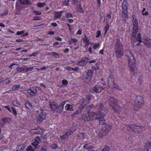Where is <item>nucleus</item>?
Masks as SVG:
<instances>
[{"label": "nucleus", "instance_id": "2eb2a0df", "mask_svg": "<svg viewBox=\"0 0 151 151\" xmlns=\"http://www.w3.org/2000/svg\"><path fill=\"white\" fill-rule=\"evenodd\" d=\"M93 74V71L92 70H88L87 72V74L86 76V80H88V81H90L92 77Z\"/></svg>", "mask_w": 151, "mask_h": 151}, {"label": "nucleus", "instance_id": "052dcab7", "mask_svg": "<svg viewBox=\"0 0 151 151\" xmlns=\"http://www.w3.org/2000/svg\"><path fill=\"white\" fill-rule=\"evenodd\" d=\"M51 25L54 27H56L57 26V24L55 23H53L51 24Z\"/></svg>", "mask_w": 151, "mask_h": 151}, {"label": "nucleus", "instance_id": "cd10ccee", "mask_svg": "<svg viewBox=\"0 0 151 151\" xmlns=\"http://www.w3.org/2000/svg\"><path fill=\"white\" fill-rule=\"evenodd\" d=\"M21 4H28L29 2L28 0H18Z\"/></svg>", "mask_w": 151, "mask_h": 151}, {"label": "nucleus", "instance_id": "ddd939ff", "mask_svg": "<svg viewBox=\"0 0 151 151\" xmlns=\"http://www.w3.org/2000/svg\"><path fill=\"white\" fill-rule=\"evenodd\" d=\"M32 142V145L35 148H37L39 144L41 142V140L39 137H37L36 139Z\"/></svg>", "mask_w": 151, "mask_h": 151}, {"label": "nucleus", "instance_id": "bf43d9fd", "mask_svg": "<svg viewBox=\"0 0 151 151\" xmlns=\"http://www.w3.org/2000/svg\"><path fill=\"white\" fill-rule=\"evenodd\" d=\"M34 12L36 15H40L41 14V13L35 11Z\"/></svg>", "mask_w": 151, "mask_h": 151}, {"label": "nucleus", "instance_id": "e2e57ef3", "mask_svg": "<svg viewBox=\"0 0 151 151\" xmlns=\"http://www.w3.org/2000/svg\"><path fill=\"white\" fill-rule=\"evenodd\" d=\"M34 133L36 134H40V132L38 130H36L34 131Z\"/></svg>", "mask_w": 151, "mask_h": 151}, {"label": "nucleus", "instance_id": "423d86ee", "mask_svg": "<svg viewBox=\"0 0 151 151\" xmlns=\"http://www.w3.org/2000/svg\"><path fill=\"white\" fill-rule=\"evenodd\" d=\"M135 103L134 106V109L135 110H139L144 104L143 98L140 96H137L135 100Z\"/></svg>", "mask_w": 151, "mask_h": 151}, {"label": "nucleus", "instance_id": "de8ad7c7", "mask_svg": "<svg viewBox=\"0 0 151 151\" xmlns=\"http://www.w3.org/2000/svg\"><path fill=\"white\" fill-rule=\"evenodd\" d=\"M96 37H98L100 36L101 35V32L100 31H98L96 33Z\"/></svg>", "mask_w": 151, "mask_h": 151}, {"label": "nucleus", "instance_id": "e433bc0d", "mask_svg": "<svg viewBox=\"0 0 151 151\" xmlns=\"http://www.w3.org/2000/svg\"><path fill=\"white\" fill-rule=\"evenodd\" d=\"M138 127V129H137V132L140 133L142 131V129L144 128L142 127L139 126Z\"/></svg>", "mask_w": 151, "mask_h": 151}, {"label": "nucleus", "instance_id": "0eeeda50", "mask_svg": "<svg viewBox=\"0 0 151 151\" xmlns=\"http://www.w3.org/2000/svg\"><path fill=\"white\" fill-rule=\"evenodd\" d=\"M122 17L123 20L126 21L128 19L127 9L128 3L127 1L124 0L122 5Z\"/></svg>", "mask_w": 151, "mask_h": 151}, {"label": "nucleus", "instance_id": "ea45409f", "mask_svg": "<svg viewBox=\"0 0 151 151\" xmlns=\"http://www.w3.org/2000/svg\"><path fill=\"white\" fill-rule=\"evenodd\" d=\"M11 109L13 114L14 115H16L17 114V113L15 109L14 108L12 107L11 108Z\"/></svg>", "mask_w": 151, "mask_h": 151}, {"label": "nucleus", "instance_id": "412c9836", "mask_svg": "<svg viewBox=\"0 0 151 151\" xmlns=\"http://www.w3.org/2000/svg\"><path fill=\"white\" fill-rule=\"evenodd\" d=\"M26 147V145L24 144L19 145L17 147L16 151H23Z\"/></svg>", "mask_w": 151, "mask_h": 151}, {"label": "nucleus", "instance_id": "09e8293b", "mask_svg": "<svg viewBox=\"0 0 151 151\" xmlns=\"http://www.w3.org/2000/svg\"><path fill=\"white\" fill-rule=\"evenodd\" d=\"M79 137H81V139L84 138V135L83 133H80L79 135Z\"/></svg>", "mask_w": 151, "mask_h": 151}, {"label": "nucleus", "instance_id": "680f3d73", "mask_svg": "<svg viewBox=\"0 0 151 151\" xmlns=\"http://www.w3.org/2000/svg\"><path fill=\"white\" fill-rule=\"evenodd\" d=\"M88 50H89V52H90V54H92V48L91 47H89L88 48Z\"/></svg>", "mask_w": 151, "mask_h": 151}, {"label": "nucleus", "instance_id": "2f4dec72", "mask_svg": "<svg viewBox=\"0 0 151 151\" xmlns=\"http://www.w3.org/2000/svg\"><path fill=\"white\" fill-rule=\"evenodd\" d=\"M26 69L25 68H18L17 70L18 71H19L20 72H26L25 71V70Z\"/></svg>", "mask_w": 151, "mask_h": 151}, {"label": "nucleus", "instance_id": "c85d7f7f", "mask_svg": "<svg viewBox=\"0 0 151 151\" xmlns=\"http://www.w3.org/2000/svg\"><path fill=\"white\" fill-rule=\"evenodd\" d=\"M2 121L4 123H9L11 121L10 118H6L2 119Z\"/></svg>", "mask_w": 151, "mask_h": 151}, {"label": "nucleus", "instance_id": "a878e982", "mask_svg": "<svg viewBox=\"0 0 151 151\" xmlns=\"http://www.w3.org/2000/svg\"><path fill=\"white\" fill-rule=\"evenodd\" d=\"M12 105L14 106H16L18 107H20V103L17 101L14 100L12 102Z\"/></svg>", "mask_w": 151, "mask_h": 151}, {"label": "nucleus", "instance_id": "58836bf2", "mask_svg": "<svg viewBox=\"0 0 151 151\" xmlns=\"http://www.w3.org/2000/svg\"><path fill=\"white\" fill-rule=\"evenodd\" d=\"M26 69L25 70V71L26 72H28V71H32L33 69V67H30L29 68H25Z\"/></svg>", "mask_w": 151, "mask_h": 151}, {"label": "nucleus", "instance_id": "4be33fe9", "mask_svg": "<svg viewBox=\"0 0 151 151\" xmlns=\"http://www.w3.org/2000/svg\"><path fill=\"white\" fill-rule=\"evenodd\" d=\"M95 108L98 110H101L104 107V105L100 102H99L95 104Z\"/></svg>", "mask_w": 151, "mask_h": 151}, {"label": "nucleus", "instance_id": "20e7f679", "mask_svg": "<svg viewBox=\"0 0 151 151\" xmlns=\"http://www.w3.org/2000/svg\"><path fill=\"white\" fill-rule=\"evenodd\" d=\"M65 104V103L63 102L61 103L60 105H59L56 103L50 102L49 106L52 111H55L58 113H60L63 109Z\"/></svg>", "mask_w": 151, "mask_h": 151}, {"label": "nucleus", "instance_id": "72a5a7b5", "mask_svg": "<svg viewBox=\"0 0 151 151\" xmlns=\"http://www.w3.org/2000/svg\"><path fill=\"white\" fill-rule=\"evenodd\" d=\"M25 105L26 107L28 109H29L32 107L31 105L29 102H27L25 103Z\"/></svg>", "mask_w": 151, "mask_h": 151}, {"label": "nucleus", "instance_id": "9d476101", "mask_svg": "<svg viewBox=\"0 0 151 151\" xmlns=\"http://www.w3.org/2000/svg\"><path fill=\"white\" fill-rule=\"evenodd\" d=\"M133 24L132 36H134L135 34L137 32L138 27L137 20L133 18L132 20Z\"/></svg>", "mask_w": 151, "mask_h": 151}, {"label": "nucleus", "instance_id": "393cba45", "mask_svg": "<svg viewBox=\"0 0 151 151\" xmlns=\"http://www.w3.org/2000/svg\"><path fill=\"white\" fill-rule=\"evenodd\" d=\"M62 12V11L60 12H55V14L54 18L55 19H56L57 18H60L61 17V13Z\"/></svg>", "mask_w": 151, "mask_h": 151}, {"label": "nucleus", "instance_id": "7ed1b4c3", "mask_svg": "<svg viewBox=\"0 0 151 151\" xmlns=\"http://www.w3.org/2000/svg\"><path fill=\"white\" fill-rule=\"evenodd\" d=\"M116 55L119 58L122 57L124 55L123 45L120 40L117 39L114 46Z\"/></svg>", "mask_w": 151, "mask_h": 151}, {"label": "nucleus", "instance_id": "5fc2aeb1", "mask_svg": "<svg viewBox=\"0 0 151 151\" xmlns=\"http://www.w3.org/2000/svg\"><path fill=\"white\" fill-rule=\"evenodd\" d=\"M82 30L79 29L76 33L77 34L81 35V34Z\"/></svg>", "mask_w": 151, "mask_h": 151}, {"label": "nucleus", "instance_id": "aec40b11", "mask_svg": "<svg viewBox=\"0 0 151 151\" xmlns=\"http://www.w3.org/2000/svg\"><path fill=\"white\" fill-rule=\"evenodd\" d=\"M144 45L147 47L150 48L151 47V39H148L146 41L143 42Z\"/></svg>", "mask_w": 151, "mask_h": 151}, {"label": "nucleus", "instance_id": "a211bd4d", "mask_svg": "<svg viewBox=\"0 0 151 151\" xmlns=\"http://www.w3.org/2000/svg\"><path fill=\"white\" fill-rule=\"evenodd\" d=\"M108 84L113 85L114 84V79L113 75H110L108 77Z\"/></svg>", "mask_w": 151, "mask_h": 151}, {"label": "nucleus", "instance_id": "8fccbe9b", "mask_svg": "<svg viewBox=\"0 0 151 151\" xmlns=\"http://www.w3.org/2000/svg\"><path fill=\"white\" fill-rule=\"evenodd\" d=\"M62 83L63 85H66L68 84V82L66 80H63L62 81Z\"/></svg>", "mask_w": 151, "mask_h": 151}, {"label": "nucleus", "instance_id": "c9c22d12", "mask_svg": "<svg viewBox=\"0 0 151 151\" xmlns=\"http://www.w3.org/2000/svg\"><path fill=\"white\" fill-rule=\"evenodd\" d=\"M46 4L45 3H38L37 4L38 6L40 7H43Z\"/></svg>", "mask_w": 151, "mask_h": 151}, {"label": "nucleus", "instance_id": "13d9d810", "mask_svg": "<svg viewBox=\"0 0 151 151\" xmlns=\"http://www.w3.org/2000/svg\"><path fill=\"white\" fill-rule=\"evenodd\" d=\"M48 33L50 35H53L54 34V32L49 31L48 32Z\"/></svg>", "mask_w": 151, "mask_h": 151}, {"label": "nucleus", "instance_id": "b1692460", "mask_svg": "<svg viewBox=\"0 0 151 151\" xmlns=\"http://www.w3.org/2000/svg\"><path fill=\"white\" fill-rule=\"evenodd\" d=\"M65 109L67 110H69L70 111H73L74 110L73 106L68 104H66L65 106Z\"/></svg>", "mask_w": 151, "mask_h": 151}, {"label": "nucleus", "instance_id": "f3484780", "mask_svg": "<svg viewBox=\"0 0 151 151\" xmlns=\"http://www.w3.org/2000/svg\"><path fill=\"white\" fill-rule=\"evenodd\" d=\"M127 127H129V129H132L133 132H137V130L138 129V126H136L135 125L131 124L130 125H127L126 126Z\"/></svg>", "mask_w": 151, "mask_h": 151}, {"label": "nucleus", "instance_id": "7c9ffc66", "mask_svg": "<svg viewBox=\"0 0 151 151\" xmlns=\"http://www.w3.org/2000/svg\"><path fill=\"white\" fill-rule=\"evenodd\" d=\"M27 151H34V148L31 146L29 145L28 146L27 148Z\"/></svg>", "mask_w": 151, "mask_h": 151}, {"label": "nucleus", "instance_id": "79ce46f5", "mask_svg": "<svg viewBox=\"0 0 151 151\" xmlns=\"http://www.w3.org/2000/svg\"><path fill=\"white\" fill-rule=\"evenodd\" d=\"M72 17V15L70 13H67L66 14V17L67 18H69Z\"/></svg>", "mask_w": 151, "mask_h": 151}, {"label": "nucleus", "instance_id": "f8f14e48", "mask_svg": "<svg viewBox=\"0 0 151 151\" xmlns=\"http://www.w3.org/2000/svg\"><path fill=\"white\" fill-rule=\"evenodd\" d=\"M89 59L88 58L84 57L82 59L79 61L77 64V65L79 66H84L86 65Z\"/></svg>", "mask_w": 151, "mask_h": 151}, {"label": "nucleus", "instance_id": "1a4fd4ad", "mask_svg": "<svg viewBox=\"0 0 151 151\" xmlns=\"http://www.w3.org/2000/svg\"><path fill=\"white\" fill-rule=\"evenodd\" d=\"M92 97L89 95L86 96L80 100V103L82 105L86 104L89 102Z\"/></svg>", "mask_w": 151, "mask_h": 151}, {"label": "nucleus", "instance_id": "338daca9", "mask_svg": "<svg viewBox=\"0 0 151 151\" xmlns=\"http://www.w3.org/2000/svg\"><path fill=\"white\" fill-rule=\"evenodd\" d=\"M69 51V50L68 48H66L65 49V50L64 51V52L65 53H67Z\"/></svg>", "mask_w": 151, "mask_h": 151}, {"label": "nucleus", "instance_id": "4468645a", "mask_svg": "<svg viewBox=\"0 0 151 151\" xmlns=\"http://www.w3.org/2000/svg\"><path fill=\"white\" fill-rule=\"evenodd\" d=\"M103 89H104V88L101 86H96L93 87L92 91L93 92L99 93L101 92Z\"/></svg>", "mask_w": 151, "mask_h": 151}, {"label": "nucleus", "instance_id": "9b49d317", "mask_svg": "<svg viewBox=\"0 0 151 151\" xmlns=\"http://www.w3.org/2000/svg\"><path fill=\"white\" fill-rule=\"evenodd\" d=\"M75 131V129H70L68 131L65 132L63 135L60 137V138L62 140H63L67 138L70 135L72 134Z\"/></svg>", "mask_w": 151, "mask_h": 151}, {"label": "nucleus", "instance_id": "c03bdc74", "mask_svg": "<svg viewBox=\"0 0 151 151\" xmlns=\"http://www.w3.org/2000/svg\"><path fill=\"white\" fill-rule=\"evenodd\" d=\"M25 33L24 31H18L17 32V34L18 35H20L21 34H22Z\"/></svg>", "mask_w": 151, "mask_h": 151}, {"label": "nucleus", "instance_id": "37998d69", "mask_svg": "<svg viewBox=\"0 0 151 151\" xmlns=\"http://www.w3.org/2000/svg\"><path fill=\"white\" fill-rule=\"evenodd\" d=\"M109 148L108 147H106L103 148L102 151H109Z\"/></svg>", "mask_w": 151, "mask_h": 151}, {"label": "nucleus", "instance_id": "a19ab883", "mask_svg": "<svg viewBox=\"0 0 151 151\" xmlns=\"http://www.w3.org/2000/svg\"><path fill=\"white\" fill-rule=\"evenodd\" d=\"M69 0L64 1L63 2V4L64 5L68 6L69 5Z\"/></svg>", "mask_w": 151, "mask_h": 151}, {"label": "nucleus", "instance_id": "3c124183", "mask_svg": "<svg viewBox=\"0 0 151 151\" xmlns=\"http://www.w3.org/2000/svg\"><path fill=\"white\" fill-rule=\"evenodd\" d=\"M57 147V145L56 144H54L51 146L52 148L53 149H56Z\"/></svg>", "mask_w": 151, "mask_h": 151}, {"label": "nucleus", "instance_id": "6ab92c4d", "mask_svg": "<svg viewBox=\"0 0 151 151\" xmlns=\"http://www.w3.org/2000/svg\"><path fill=\"white\" fill-rule=\"evenodd\" d=\"M137 32L135 34L134 36H132V37H134L137 40V41H138L139 42H142L141 35L140 33H138L137 36H136Z\"/></svg>", "mask_w": 151, "mask_h": 151}, {"label": "nucleus", "instance_id": "774afa93", "mask_svg": "<svg viewBox=\"0 0 151 151\" xmlns=\"http://www.w3.org/2000/svg\"><path fill=\"white\" fill-rule=\"evenodd\" d=\"M68 21L70 23H72L73 22V19H68Z\"/></svg>", "mask_w": 151, "mask_h": 151}, {"label": "nucleus", "instance_id": "4c0bfd02", "mask_svg": "<svg viewBox=\"0 0 151 151\" xmlns=\"http://www.w3.org/2000/svg\"><path fill=\"white\" fill-rule=\"evenodd\" d=\"M99 43H96L93 46V48L94 50H96L97 48H99Z\"/></svg>", "mask_w": 151, "mask_h": 151}, {"label": "nucleus", "instance_id": "f704fd0d", "mask_svg": "<svg viewBox=\"0 0 151 151\" xmlns=\"http://www.w3.org/2000/svg\"><path fill=\"white\" fill-rule=\"evenodd\" d=\"M145 10L146 9L145 8H143L142 10V14L143 15L147 16L148 15V13L147 12H144V11H145Z\"/></svg>", "mask_w": 151, "mask_h": 151}, {"label": "nucleus", "instance_id": "bb28decb", "mask_svg": "<svg viewBox=\"0 0 151 151\" xmlns=\"http://www.w3.org/2000/svg\"><path fill=\"white\" fill-rule=\"evenodd\" d=\"M83 42L85 43H87V44H88V42H89V39H88V37L86 35H84V37L83 38Z\"/></svg>", "mask_w": 151, "mask_h": 151}, {"label": "nucleus", "instance_id": "864d4df0", "mask_svg": "<svg viewBox=\"0 0 151 151\" xmlns=\"http://www.w3.org/2000/svg\"><path fill=\"white\" fill-rule=\"evenodd\" d=\"M71 42H73L74 43H76L77 42V40L74 39H71Z\"/></svg>", "mask_w": 151, "mask_h": 151}, {"label": "nucleus", "instance_id": "5701e85b", "mask_svg": "<svg viewBox=\"0 0 151 151\" xmlns=\"http://www.w3.org/2000/svg\"><path fill=\"white\" fill-rule=\"evenodd\" d=\"M101 114L103 115L102 116H100L99 119V122L100 124H104L105 123V120L104 119L103 116L104 114L102 113Z\"/></svg>", "mask_w": 151, "mask_h": 151}, {"label": "nucleus", "instance_id": "49530a36", "mask_svg": "<svg viewBox=\"0 0 151 151\" xmlns=\"http://www.w3.org/2000/svg\"><path fill=\"white\" fill-rule=\"evenodd\" d=\"M113 87L115 88H116L119 90H121L120 87L118 86H117L116 85H115V84L113 85Z\"/></svg>", "mask_w": 151, "mask_h": 151}, {"label": "nucleus", "instance_id": "0e129e2a", "mask_svg": "<svg viewBox=\"0 0 151 151\" xmlns=\"http://www.w3.org/2000/svg\"><path fill=\"white\" fill-rule=\"evenodd\" d=\"M51 55H53V56H55V55H59L57 53H55L54 52H51Z\"/></svg>", "mask_w": 151, "mask_h": 151}, {"label": "nucleus", "instance_id": "dca6fc26", "mask_svg": "<svg viewBox=\"0 0 151 151\" xmlns=\"http://www.w3.org/2000/svg\"><path fill=\"white\" fill-rule=\"evenodd\" d=\"M27 91L30 95L35 96L37 93V91L35 88H33L31 89L28 90Z\"/></svg>", "mask_w": 151, "mask_h": 151}, {"label": "nucleus", "instance_id": "a18cd8bd", "mask_svg": "<svg viewBox=\"0 0 151 151\" xmlns=\"http://www.w3.org/2000/svg\"><path fill=\"white\" fill-rule=\"evenodd\" d=\"M34 19L36 20H38L41 19V17L36 16L34 17Z\"/></svg>", "mask_w": 151, "mask_h": 151}, {"label": "nucleus", "instance_id": "473e14b6", "mask_svg": "<svg viewBox=\"0 0 151 151\" xmlns=\"http://www.w3.org/2000/svg\"><path fill=\"white\" fill-rule=\"evenodd\" d=\"M20 86L19 85H15L12 87V90L13 91H15L17 90L18 88Z\"/></svg>", "mask_w": 151, "mask_h": 151}, {"label": "nucleus", "instance_id": "6e6d98bb", "mask_svg": "<svg viewBox=\"0 0 151 151\" xmlns=\"http://www.w3.org/2000/svg\"><path fill=\"white\" fill-rule=\"evenodd\" d=\"M16 41L17 42H23L24 41L23 40H22V39L16 40Z\"/></svg>", "mask_w": 151, "mask_h": 151}, {"label": "nucleus", "instance_id": "603ef678", "mask_svg": "<svg viewBox=\"0 0 151 151\" xmlns=\"http://www.w3.org/2000/svg\"><path fill=\"white\" fill-rule=\"evenodd\" d=\"M73 68V70L75 71H77L79 69V68L78 67H76L75 68Z\"/></svg>", "mask_w": 151, "mask_h": 151}, {"label": "nucleus", "instance_id": "6e6552de", "mask_svg": "<svg viewBox=\"0 0 151 151\" xmlns=\"http://www.w3.org/2000/svg\"><path fill=\"white\" fill-rule=\"evenodd\" d=\"M39 115L37 117V122L39 123H40L42 122L43 120L45 119L46 114L45 111L44 109H41Z\"/></svg>", "mask_w": 151, "mask_h": 151}, {"label": "nucleus", "instance_id": "f257e3e1", "mask_svg": "<svg viewBox=\"0 0 151 151\" xmlns=\"http://www.w3.org/2000/svg\"><path fill=\"white\" fill-rule=\"evenodd\" d=\"M125 51L129 61L130 72L132 74L134 75L137 70V68L136 66L135 59L130 50H126Z\"/></svg>", "mask_w": 151, "mask_h": 151}, {"label": "nucleus", "instance_id": "c756f323", "mask_svg": "<svg viewBox=\"0 0 151 151\" xmlns=\"http://www.w3.org/2000/svg\"><path fill=\"white\" fill-rule=\"evenodd\" d=\"M109 24H107L105 26L104 28V31H105V35L107 31H108L109 29Z\"/></svg>", "mask_w": 151, "mask_h": 151}, {"label": "nucleus", "instance_id": "39448f33", "mask_svg": "<svg viewBox=\"0 0 151 151\" xmlns=\"http://www.w3.org/2000/svg\"><path fill=\"white\" fill-rule=\"evenodd\" d=\"M109 100L110 106L115 111L118 113L121 111V108L118 105L117 100L111 97H109Z\"/></svg>", "mask_w": 151, "mask_h": 151}, {"label": "nucleus", "instance_id": "f03ea898", "mask_svg": "<svg viewBox=\"0 0 151 151\" xmlns=\"http://www.w3.org/2000/svg\"><path fill=\"white\" fill-rule=\"evenodd\" d=\"M103 116L101 111H98L96 112L87 113L82 116L83 120L84 121H90L98 119L100 116Z\"/></svg>", "mask_w": 151, "mask_h": 151}, {"label": "nucleus", "instance_id": "4d7b16f0", "mask_svg": "<svg viewBox=\"0 0 151 151\" xmlns=\"http://www.w3.org/2000/svg\"><path fill=\"white\" fill-rule=\"evenodd\" d=\"M88 62L90 64H91V63H95L96 62V60H93Z\"/></svg>", "mask_w": 151, "mask_h": 151}, {"label": "nucleus", "instance_id": "69168bd1", "mask_svg": "<svg viewBox=\"0 0 151 151\" xmlns=\"http://www.w3.org/2000/svg\"><path fill=\"white\" fill-rule=\"evenodd\" d=\"M8 12H4L3 13L1 14L2 16H4L8 14Z\"/></svg>", "mask_w": 151, "mask_h": 151}]
</instances>
